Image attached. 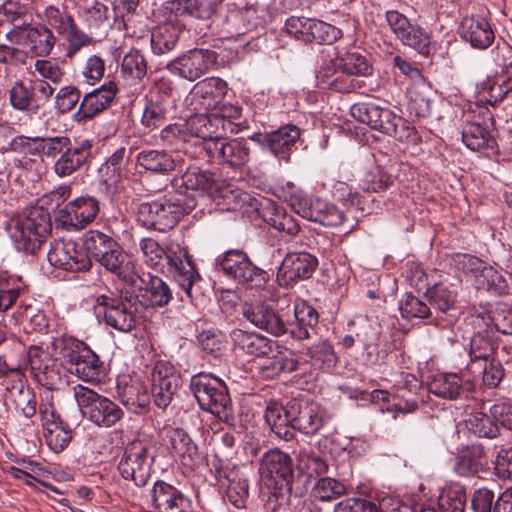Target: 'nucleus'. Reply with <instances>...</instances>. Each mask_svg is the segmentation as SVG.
<instances>
[{
	"label": "nucleus",
	"instance_id": "f257e3e1",
	"mask_svg": "<svg viewBox=\"0 0 512 512\" xmlns=\"http://www.w3.org/2000/svg\"><path fill=\"white\" fill-rule=\"evenodd\" d=\"M328 62H324L317 73L318 84L340 93H349L362 87V82L354 77L372 75L373 67L365 56L338 50V47L326 50Z\"/></svg>",
	"mask_w": 512,
	"mask_h": 512
},
{
	"label": "nucleus",
	"instance_id": "f03ea898",
	"mask_svg": "<svg viewBox=\"0 0 512 512\" xmlns=\"http://www.w3.org/2000/svg\"><path fill=\"white\" fill-rule=\"evenodd\" d=\"M195 206V202L184 195L169 193L152 202L141 203L137 209V220L143 227L165 232L173 228Z\"/></svg>",
	"mask_w": 512,
	"mask_h": 512
},
{
	"label": "nucleus",
	"instance_id": "7ed1b4c3",
	"mask_svg": "<svg viewBox=\"0 0 512 512\" xmlns=\"http://www.w3.org/2000/svg\"><path fill=\"white\" fill-rule=\"evenodd\" d=\"M6 231L17 250L35 253L51 231L50 215L40 207H32L12 217Z\"/></svg>",
	"mask_w": 512,
	"mask_h": 512
},
{
	"label": "nucleus",
	"instance_id": "20e7f679",
	"mask_svg": "<svg viewBox=\"0 0 512 512\" xmlns=\"http://www.w3.org/2000/svg\"><path fill=\"white\" fill-rule=\"evenodd\" d=\"M190 390L200 408L231 423L234 420L233 405L224 381L210 373H198L190 380Z\"/></svg>",
	"mask_w": 512,
	"mask_h": 512
},
{
	"label": "nucleus",
	"instance_id": "39448f33",
	"mask_svg": "<svg viewBox=\"0 0 512 512\" xmlns=\"http://www.w3.org/2000/svg\"><path fill=\"white\" fill-rule=\"evenodd\" d=\"M53 351L69 373L85 381L98 378L101 361L84 342L72 337L57 338L53 342Z\"/></svg>",
	"mask_w": 512,
	"mask_h": 512
},
{
	"label": "nucleus",
	"instance_id": "423d86ee",
	"mask_svg": "<svg viewBox=\"0 0 512 512\" xmlns=\"http://www.w3.org/2000/svg\"><path fill=\"white\" fill-rule=\"evenodd\" d=\"M73 396L82 415L100 428L113 427L124 416L118 404L84 385L74 386Z\"/></svg>",
	"mask_w": 512,
	"mask_h": 512
},
{
	"label": "nucleus",
	"instance_id": "0eeeda50",
	"mask_svg": "<svg viewBox=\"0 0 512 512\" xmlns=\"http://www.w3.org/2000/svg\"><path fill=\"white\" fill-rule=\"evenodd\" d=\"M98 307L103 308L105 322L108 326L121 332H129L137 322L140 307L138 296L129 290L122 291L117 297L101 295L97 297Z\"/></svg>",
	"mask_w": 512,
	"mask_h": 512
},
{
	"label": "nucleus",
	"instance_id": "6e6552de",
	"mask_svg": "<svg viewBox=\"0 0 512 512\" xmlns=\"http://www.w3.org/2000/svg\"><path fill=\"white\" fill-rule=\"evenodd\" d=\"M83 248L107 270L121 276L125 274L122 265L125 260L123 249L111 236L98 230H90L83 237Z\"/></svg>",
	"mask_w": 512,
	"mask_h": 512
},
{
	"label": "nucleus",
	"instance_id": "1a4fd4ad",
	"mask_svg": "<svg viewBox=\"0 0 512 512\" xmlns=\"http://www.w3.org/2000/svg\"><path fill=\"white\" fill-rule=\"evenodd\" d=\"M216 264L227 277L250 288L260 287L266 282L265 271L254 265L242 250L226 251L217 258Z\"/></svg>",
	"mask_w": 512,
	"mask_h": 512
},
{
	"label": "nucleus",
	"instance_id": "9d476101",
	"mask_svg": "<svg viewBox=\"0 0 512 512\" xmlns=\"http://www.w3.org/2000/svg\"><path fill=\"white\" fill-rule=\"evenodd\" d=\"M221 11L216 18L220 32L225 38L246 33L254 24L257 9L245 0H222Z\"/></svg>",
	"mask_w": 512,
	"mask_h": 512
},
{
	"label": "nucleus",
	"instance_id": "9b49d317",
	"mask_svg": "<svg viewBox=\"0 0 512 512\" xmlns=\"http://www.w3.org/2000/svg\"><path fill=\"white\" fill-rule=\"evenodd\" d=\"M154 456L147 444L140 440L129 443L118 464L121 476L126 480H132L135 485H146L151 472Z\"/></svg>",
	"mask_w": 512,
	"mask_h": 512
},
{
	"label": "nucleus",
	"instance_id": "f8f14e48",
	"mask_svg": "<svg viewBox=\"0 0 512 512\" xmlns=\"http://www.w3.org/2000/svg\"><path fill=\"white\" fill-rule=\"evenodd\" d=\"M44 17L46 22L54 28L58 34L66 37L68 46L65 57L73 59L75 55L83 48L94 43L92 37L83 32L74 22L73 18L67 13L60 11L54 6L45 8Z\"/></svg>",
	"mask_w": 512,
	"mask_h": 512
},
{
	"label": "nucleus",
	"instance_id": "ddd939ff",
	"mask_svg": "<svg viewBox=\"0 0 512 512\" xmlns=\"http://www.w3.org/2000/svg\"><path fill=\"white\" fill-rule=\"evenodd\" d=\"M285 30L296 39L309 43L330 45L341 37V30L313 18L290 17L286 20Z\"/></svg>",
	"mask_w": 512,
	"mask_h": 512
},
{
	"label": "nucleus",
	"instance_id": "4468645a",
	"mask_svg": "<svg viewBox=\"0 0 512 512\" xmlns=\"http://www.w3.org/2000/svg\"><path fill=\"white\" fill-rule=\"evenodd\" d=\"M261 477L267 486L292 489L293 464L291 457L279 449L266 451L259 467Z\"/></svg>",
	"mask_w": 512,
	"mask_h": 512
},
{
	"label": "nucleus",
	"instance_id": "2eb2a0df",
	"mask_svg": "<svg viewBox=\"0 0 512 512\" xmlns=\"http://www.w3.org/2000/svg\"><path fill=\"white\" fill-rule=\"evenodd\" d=\"M291 206L302 218L324 226H338L344 220L342 211L318 197L295 196L291 199Z\"/></svg>",
	"mask_w": 512,
	"mask_h": 512
},
{
	"label": "nucleus",
	"instance_id": "dca6fc26",
	"mask_svg": "<svg viewBox=\"0 0 512 512\" xmlns=\"http://www.w3.org/2000/svg\"><path fill=\"white\" fill-rule=\"evenodd\" d=\"M216 61V53L208 49H193L182 54L167 64L173 75L188 81H195L204 76Z\"/></svg>",
	"mask_w": 512,
	"mask_h": 512
},
{
	"label": "nucleus",
	"instance_id": "f3484780",
	"mask_svg": "<svg viewBox=\"0 0 512 512\" xmlns=\"http://www.w3.org/2000/svg\"><path fill=\"white\" fill-rule=\"evenodd\" d=\"M204 151L210 159L232 168L243 167L251 159V148L243 138L212 140L205 144Z\"/></svg>",
	"mask_w": 512,
	"mask_h": 512
},
{
	"label": "nucleus",
	"instance_id": "a211bd4d",
	"mask_svg": "<svg viewBox=\"0 0 512 512\" xmlns=\"http://www.w3.org/2000/svg\"><path fill=\"white\" fill-rule=\"evenodd\" d=\"M51 265L70 272L86 271L91 262L72 239H55L47 254Z\"/></svg>",
	"mask_w": 512,
	"mask_h": 512
},
{
	"label": "nucleus",
	"instance_id": "6ab92c4d",
	"mask_svg": "<svg viewBox=\"0 0 512 512\" xmlns=\"http://www.w3.org/2000/svg\"><path fill=\"white\" fill-rule=\"evenodd\" d=\"M300 138V130L294 125H286L267 133H254L250 139L268 149L275 157L287 161Z\"/></svg>",
	"mask_w": 512,
	"mask_h": 512
},
{
	"label": "nucleus",
	"instance_id": "aec40b11",
	"mask_svg": "<svg viewBox=\"0 0 512 512\" xmlns=\"http://www.w3.org/2000/svg\"><path fill=\"white\" fill-rule=\"evenodd\" d=\"M289 415L294 430L306 435H314L324 424L321 407L308 399L294 398L289 401Z\"/></svg>",
	"mask_w": 512,
	"mask_h": 512
},
{
	"label": "nucleus",
	"instance_id": "412c9836",
	"mask_svg": "<svg viewBox=\"0 0 512 512\" xmlns=\"http://www.w3.org/2000/svg\"><path fill=\"white\" fill-rule=\"evenodd\" d=\"M168 271L184 290L187 297L192 299V287L200 278L186 248L179 245L169 247L167 255Z\"/></svg>",
	"mask_w": 512,
	"mask_h": 512
},
{
	"label": "nucleus",
	"instance_id": "4be33fe9",
	"mask_svg": "<svg viewBox=\"0 0 512 512\" xmlns=\"http://www.w3.org/2000/svg\"><path fill=\"white\" fill-rule=\"evenodd\" d=\"M187 127L191 134L203 140V148L207 142L220 140L228 132L235 131L230 120L216 117L215 113L191 116L187 121Z\"/></svg>",
	"mask_w": 512,
	"mask_h": 512
},
{
	"label": "nucleus",
	"instance_id": "5701e85b",
	"mask_svg": "<svg viewBox=\"0 0 512 512\" xmlns=\"http://www.w3.org/2000/svg\"><path fill=\"white\" fill-rule=\"evenodd\" d=\"M123 280L139 289H144V297L152 306L164 307L172 299V292L169 286L158 276L150 273L124 274Z\"/></svg>",
	"mask_w": 512,
	"mask_h": 512
},
{
	"label": "nucleus",
	"instance_id": "b1692460",
	"mask_svg": "<svg viewBox=\"0 0 512 512\" xmlns=\"http://www.w3.org/2000/svg\"><path fill=\"white\" fill-rule=\"evenodd\" d=\"M152 506L159 512H193L191 501L176 487L156 481L151 491Z\"/></svg>",
	"mask_w": 512,
	"mask_h": 512
},
{
	"label": "nucleus",
	"instance_id": "393cba45",
	"mask_svg": "<svg viewBox=\"0 0 512 512\" xmlns=\"http://www.w3.org/2000/svg\"><path fill=\"white\" fill-rule=\"evenodd\" d=\"M431 307L437 313L436 317L432 320L437 326L449 327L456 321L455 302L456 295L447 286L443 284H436L426 291Z\"/></svg>",
	"mask_w": 512,
	"mask_h": 512
},
{
	"label": "nucleus",
	"instance_id": "a878e982",
	"mask_svg": "<svg viewBox=\"0 0 512 512\" xmlns=\"http://www.w3.org/2000/svg\"><path fill=\"white\" fill-rule=\"evenodd\" d=\"M317 265V258L307 252L289 254L283 259L277 277L285 284L308 279L314 273Z\"/></svg>",
	"mask_w": 512,
	"mask_h": 512
},
{
	"label": "nucleus",
	"instance_id": "bb28decb",
	"mask_svg": "<svg viewBox=\"0 0 512 512\" xmlns=\"http://www.w3.org/2000/svg\"><path fill=\"white\" fill-rule=\"evenodd\" d=\"M242 315L251 324L266 332L279 336L286 332V325L281 316L264 303H245Z\"/></svg>",
	"mask_w": 512,
	"mask_h": 512
},
{
	"label": "nucleus",
	"instance_id": "cd10ccee",
	"mask_svg": "<svg viewBox=\"0 0 512 512\" xmlns=\"http://www.w3.org/2000/svg\"><path fill=\"white\" fill-rule=\"evenodd\" d=\"M100 210L99 202L92 196H80L60 210V215L65 224L75 228H84L92 223Z\"/></svg>",
	"mask_w": 512,
	"mask_h": 512
},
{
	"label": "nucleus",
	"instance_id": "c85d7f7f",
	"mask_svg": "<svg viewBox=\"0 0 512 512\" xmlns=\"http://www.w3.org/2000/svg\"><path fill=\"white\" fill-rule=\"evenodd\" d=\"M117 92L116 83L110 81L86 94L81 101L78 112L75 114V118L78 121L92 119L111 105Z\"/></svg>",
	"mask_w": 512,
	"mask_h": 512
},
{
	"label": "nucleus",
	"instance_id": "c756f323",
	"mask_svg": "<svg viewBox=\"0 0 512 512\" xmlns=\"http://www.w3.org/2000/svg\"><path fill=\"white\" fill-rule=\"evenodd\" d=\"M460 36L477 49L488 48L495 39L494 31L488 20L480 15H473L462 20Z\"/></svg>",
	"mask_w": 512,
	"mask_h": 512
},
{
	"label": "nucleus",
	"instance_id": "7c9ffc66",
	"mask_svg": "<svg viewBox=\"0 0 512 512\" xmlns=\"http://www.w3.org/2000/svg\"><path fill=\"white\" fill-rule=\"evenodd\" d=\"M222 3V0H172L166 3V9L177 17L207 20L215 15Z\"/></svg>",
	"mask_w": 512,
	"mask_h": 512
},
{
	"label": "nucleus",
	"instance_id": "2f4dec72",
	"mask_svg": "<svg viewBox=\"0 0 512 512\" xmlns=\"http://www.w3.org/2000/svg\"><path fill=\"white\" fill-rule=\"evenodd\" d=\"M91 156V144L83 141L75 146L72 144L54 163V171L60 177H67L84 167Z\"/></svg>",
	"mask_w": 512,
	"mask_h": 512
},
{
	"label": "nucleus",
	"instance_id": "473e14b6",
	"mask_svg": "<svg viewBox=\"0 0 512 512\" xmlns=\"http://www.w3.org/2000/svg\"><path fill=\"white\" fill-rule=\"evenodd\" d=\"M13 375L16 378V383L11 385L7 383L6 385L8 398L13 402L17 411L26 418H31L37 411L36 396L29 387L25 386L21 371H14Z\"/></svg>",
	"mask_w": 512,
	"mask_h": 512
},
{
	"label": "nucleus",
	"instance_id": "72a5a7b5",
	"mask_svg": "<svg viewBox=\"0 0 512 512\" xmlns=\"http://www.w3.org/2000/svg\"><path fill=\"white\" fill-rule=\"evenodd\" d=\"M195 89L198 105L205 110H216L224 101L227 84L218 77H211L198 83Z\"/></svg>",
	"mask_w": 512,
	"mask_h": 512
},
{
	"label": "nucleus",
	"instance_id": "f704fd0d",
	"mask_svg": "<svg viewBox=\"0 0 512 512\" xmlns=\"http://www.w3.org/2000/svg\"><path fill=\"white\" fill-rule=\"evenodd\" d=\"M289 401L285 406L270 402L265 410L264 418L271 431L280 439L290 441L294 437L292 420L289 415Z\"/></svg>",
	"mask_w": 512,
	"mask_h": 512
},
{
	"label": "nucleus",
	"instance_id": "c9c22d12",
	"mask_svg": "<svg viewBox=\"0 0 512 512\" xmlns=\"http://www.w3.org/2000/svg\"><path fill=\"white\" fill-rule=\"evenodd\" d=\"M487 465L488 457L484 447L471 445L456 458L453 470L459 476L468 477L484 471Z\"/></svg>",
	"mask_w": 512,
	"mask_h": 512
},
{
	"label": "nucleus",
	"instance_id": "e433bc0d",
	"mask_svg": "<svg viewBox=\"0 0 512 512\" xmlns=\"http://www.w3.org/2000/svg\"><path fill=\"white\" fill-rule=\"evenodd\" d=\"M230 337L238 349L251 356H266L272 347L270 341L257 333L244 331L242 329H234L230 333Z\"/></svg>",
	"mask_w": 512,
	"mask_h": 512
},
{
	"label": "nucleus",
	"instance_id": "4c0bfd02",
	"mask_svg": "<svg viewBox=\"0 0 512 512\" xmlns=\"http://www.w3.org/2000/svg\"><path fill=\"white\" fill-rule=\"evenodd\" d=\"M218 482L226 489V496L229 502L236 508L245 506L248 498V482L243 475L235 470L226 472H218Z\"/></svg>",
	"mask_w": 512,
	"mask_h": 512
},
{
	"label": "nucleus",
	"instance_id": "58836bf2",
	"mask_svg": "<svg viewBox=\"0 0 512 512\" xmlns=\"http://www.w3.org/2000/svg\"><path fill=\"white\" fill-rule=\"evenodd\" d=\"M399 502L382 500L378 505L361 498H348L339 502L334 512H406Z\"/></svg>",
	"mask_w": 512,
	"mask_h": 512
},
{
	"label": "nucleus",
	"instance_id": "ea45409f",
	"mask_svg": "<svg viewBox=\"0 0 512 512\" xmlns=\"http://www.w3.org/2000/svg\"><path fill=\"white\" fill-rule=\"evenodd\" d=\"M136 164L154 174H167L175 169L172 155L165 150H142L136 156Z\"/></svg>",
	"mask_w": 512,
	"mask_h": 512
},
{
	"label": "nucleus",
	"instance_id": "a19ab883",
	"mask_svg": "<svg viewBox=\"0 0 512 512\" xmlns=\"http://www.w3.org/2000/svg\"><path fill=\"white\" fill-rule=\"evenodd\" d=\"M168 448L179 457L184 465H190L198 455V448L188 433L182 428L168 431Z\"/></svg>",
	"mask_w": 512,
	"mask_h": 512
},
{
	"label": "nucleus",
	"instance_id": "79ce46f5",
	"mask_svg": "<svg viewBox=\"0 0 512 512\" xmlns=\"http://www.w3.org/2000/svg\"><path fill=\"white\" fill-rule=\"evenodd\" d=\"M462 379L455 373H438L427 382L428 391L444 399H456L462 389Z\"/></svg>",
	"mask_w": 512,
	"mask_h": 512
},
{
	"label": "nucleus",
	"instance_id": "37998d69",
	"mask_svg": "<svg viewBox=\"0 0 512 512\" xmlns=\"http://www.w3.org/2000/svg\"><path fill=\"white\" fill-rule=\"evenodd\" d=\"M497 343L487 332L475 334L469 345L470 369L475 372L476 365L494 359Z\"/></svg>",
	"mask_w": 512,
	"mask_h": 512
},
{
	"label": "nucleus",
	"instance_id": "c03bdc74",
	"mask_svg": "<svg viewBox=\"0 0 512 512\" xmlns=\"http://www.w3.org/2000/svg\"><path fill=\"white\" fill-rule=\"evenodd\" d=\"M129 157L124 147L118 148L100 168V173L103 181L108 186H113L119 183L127 176L126 166Z\"/></svg>",
	"mask_w": 512,
	"mask_h": 512
},
{
	"label": "nucleus",
	"instance_id": "a18cd8bd",
	"mask_svg": "<svg viewBox=\"0 0 512 512\" xmlns=\"http://www.w3.org/2000/svg\"><path fill=\"white\" fill-rule=\"evenodd\" d=\"M264 220L276 230L284 232L290 236H295L300 231V226L296 219L286 213V211L269 201L263 212Z\"/></svg>",
	"mask_w": 512,
	"mask_h": 512
},
{
	"label": "nucleus",
	"instance_id": "49530a36",
	"mask_svg": "<svg viewBox=\"0 0 512 512\" xmlns=\"http://www.w3.org/2000/svg\"><path fill=\"white\" fill-rule=\"evenodd\" d=\"M494 415L489 411L472 412L465 420L468 431L479 438L494 439L499 436V426L496 425Z\"/></svg>",
	"mask_w": 512,
	"mask_h": 512
},
{
	"label": "nucleus",
	"instance_id": "de8ad7c7",
	"mask_svg": "<svg viewBox=\"0 0 512 512\" xmlns=\"http://www.w3.org/2000/svg\"><path fill=\"white\" fill-rule=\"evenodd\" d=\"M463 143L473 151L494 149L496 141L490 131L479 123H467L462 131Z\"/></svg>",
	"mask_w": 512,
	"mask_h": 512
},
{
	"label": "nucleus",
	"instance_id": "09e8293b",
	"mask_svg": "<svg viewBox=\"0 0 512 512\" xmlns=\"http://www.w3.org/2000/svg\"><path fill=\"white\" fill-rule=\"evenodd\" d=\"M181 179L182 186L187 190L211 193L214 189H218L216 175L198 167L188 168Z\"/></svg>",
	"mask_w": 512,
	"mask_h": 512
},
{
	"label": "nucleus",
	"instance_id": "8fccbe9b",
	"mask_svg": "<svg viewBox=\"0 0 512 512\" xmlns=\"http://www.w3.org/2000/svg\"><path fill=\"white\" fill-rule=\"evenodd\" d=\"M147 74V61L141 51L131 49L121 63V76L132 83L140 82Z\"/></svg>",
	"mask_w": 512,
	"mask_h": 512
},
{
	"label": "nucleus",
	"instance_id": "3c124183",
	"mask_svg": "<svg viewBox=\"0 0 512 512\" xmlns=\"http://www.w3.org/2000/svg\"><path fill=\"white\" fill-rule=\"evenodd\" d=\"M297 326L291 330L294 337L299 340L310 338V332L318 323L317 311L307 303H299L294 310Z\"/></svg>",
	"mask_w": 512,
	"mask_h": 512
},
{
	"label": "nucleus",
	"instance_id": "603ef678",
	"mask_svg": "<svg viewBox=\"0 0 512 512\" xmlns=\"http://www.w3.org/2000/svg\"><path fill=\"white\" fill-rule=\"evenodd\" d=\"M120 396L123 405L134 413H139L145 409L150 400L147 390L140 381H132L130 384L124 386L120 392Z\"/></svg>",
	"mask_w": 512,
	"mask_h": 512
},
{
	"label": "nucleus",
	"instance_id": "864d4df0",
	"mask_svg": "<svg viewBox=\"0 0 512 512\" xmlns=\"http://www.w3.org/2000/svg\"><path fill=\"white\" fill-rule=\"evenodd\" d=\"M398 40L423 56H429L431 52V37L420 26L411 24L408 29L403 32Z\"/></svg>",
	"mask_w": 512,
	"mask_h": 512
},
{
	"label": "nucleus",
	"instance_id": "5fc2aeb1",
	"mask_svg": "<svg viewBox=\"0 0 512 512\" xmlns=\"http://www.w3.org/2000/svg\"><path fill=\"white\" fill-rule=\"evenodd\" d=\"M178 39L176 28L171 25L159 26L151 34L152 51L158 55L168 53L176 47Z\"/></svg>",
	"mask_w": 512,
	"mask_h": 512
},
{
	"label": "nucleus",
	"instance_id": "6e6d98bb",
	"mask_svg": "<svg viewBox=\"0 0 512 512\" xmlns=\"http://www.w3.org/2000/svg\"><path fill=\"white\" fill-rule=\"evenodd\" d=\"M466 493L463 486L453 485L445 489L438 498L440 512H464Z\"/></svg>",
	"mask_w": 512,
	"mask_h": 512
},
{
	"label": "nucleus",
	"instance_id": "4d7b16f0",
	"mask_svg": "<svg viewBox=\"0 0 512 512\" xmlns=\"http://www.w3.org/2000/svg\"><path fill=\"white\" fill-rule=\"evenodd\" d=\"M313 366L322 369L330 370L337 363V356L329 341H320L312 345L307 352Z\"/></svg>",
	"mask_w": 512,
	"mask_h": 512
},
{
	"label": "nucleus",
	"instance_id": "13d9d810",
	"mask_svg": "<svg viewBox=\"0 0 512 512\" xmlns=\"http://www.w3.org/2000/svg\"><path fill=\"white\" fill-rule=\"evenodd\" d=\"M299 361L292 358L286 357L283 354H279L269 358L262 366L261 370L265 377H276L281 373H291L298 371Z\"/></svg>",
	"mask_w": 512,
	"mask_h": 512
},
{
	"label": "nucleus",
	"instance_id": "bf43d9fd",
	"mask_svg": "<svg viewBox=\"0 0 512 512\" xmlns=\"http://www.w3.org/2000/svg\"><path fill=\"white\" fill-rule=\"evenodd\" d=\"M456 269L463 271L464 273H476L482 270L485 277H496L500 278L496 271L492 268H486L483 266V262L476 256L466 253H456L452 256V263Z\"/></svg>",
	"mask_w": 512,
	"mask_h": 512
},
{
	"label": "nucleus",
	"instance_id": "052dcab7",
	"mask_svg": "<svg viewBox=\"0 0 512 512\" xmlns=\"http://www.w3.org/2000/svg\"><path fill=\"white\" fill-rule=\"evenodd\" d=\"M167 109L160 101H148L141 118V124L148 130L153 131L166 123Z\"/></svg>",
	"mask_w": 512,
	"mask_h": 512
},
{
	"label": "nucleus",
	"instance_id": "680f3d73",
	"mask_svg": "<svg viewBox=\"0 0 512 512\" xmlns=\"http://www.w3.org/2000/svg\"><path fill=\"white\" fill-rule=\"evenodd\" d=\"M399 309L402 317L408 320L413 318L426 319L432 316L431 308L412 294H406L403 297L399 303Z\"/></svg>",
	"mask_w": 512,
	"mask_h": 512
},
{
	"label": "nucleus",
	"instance_id": "e2e57ef3",
	"mask_svg": "<svg viewBox=\"0 0 512 512\" xmlns=\"http://www.w3.org/2000/svg\"><path fill=\"white\" fill-rule=\"evenodd\" d=\"M345 485L330 477H321L313 488L314 496L321 501H330L344 495Z\"/></svg>",
	"mask_w": 512,
	"mask_h": 512
},
{
	"label": "nucleus",
	"instance_id": "0e129e2a",
	"mask_svg": "<svg viewBox=\"0 0 512 512\" xmlns=\"http://www.w3.org/2000/svg\"><path fill=\"white\" fill-rule=\"evenodd\" d=\"M55 45V37L46 27L34 28L29 50L36 56H47Z\"/></svg>",
	"mask_w": 512,
	"mask_h": 512
},
{
	"label": "nucleus",
	"instance_id": "69168bd1",
	"mask_svg": "<svg viewBox=\"0 0 512 512\" xmlns=\"http://www.w3.org/2000/svg\"><path fill=\"white\" fill-rule=\"evenodd\" d=\"M44 437L51 450L58 453L68 446L71 441V430L63 422L44 428Z\"/></svg>",
	"mask_w": 512,
	"mask_h": 512
},
{
	"label": "nucleus",
	"instance_id": "338daca9",
	"mask_svg": "<svg viewBox=\"0 0 512 512\" xmlns=\"http://www.w3.org/2000/svg\"><path fill=\"white\" fill-rule=\"evenodd\" d=\"M36 144L34 151H41V153L49 158H54L57 155H62L64 151L71 144V140L65 136H56L48 138H34Z\"/></svg>",
	"mask_w": 512,
	"mask_h": 512
},
{
	"label": "nucleus",
	"instance_id": "774afa93",
	"mask_svg": "<svg viewBox=\"0 0 512 512\" xmlns=\"http://www.w3.org/2000/svg\"><path fill=\"white\" fill-rule=\"evenodd\" d=\"M34 69L41 77L40 79L50 81L53 84H60L65 75L64 68L54 58L36 60Z\"/></svg>",
	"mask_w": 512,
	"mask_h": 512
}]
</instances>
